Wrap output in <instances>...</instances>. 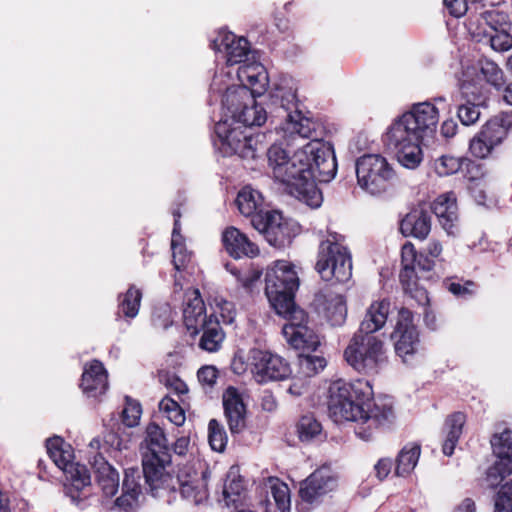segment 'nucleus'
<instances>
[{"label":"nucleus","mask_w":512,"mask_h":512,"mask_svg":"<svg viewBox=\"0 0 512 512\" xmlns=\"http://www.w3.org/2000/svg\"><path fill=\"white\" fill-rule=\"evenodd\" d=\"M265 292L277 314H287L296 307L295 292L299 287V277L295 266L286 260H277L266 273Z\"/></svg>","instance_id":"obj_8"},{"label":"nucleus","mask_w":512,"mask_h":512,"mask_svg":"<svg viewBox=\"0 0 512 512\" xmlns=\"http://www.w3.org/2000/svg\"><path fill=\"white\" fill-rule=\"evenodd\" d=\"M391 339L394 341L396 354L404 363L412 364L419 353L420 342L410 310L406 308L399 310Z\"/></svg>","instance_id":"obj_14"},{"label":"nucleus","mask_w":512,"mask_h":512,"mask_svg":"<svg viewBox=\"0 0 512 512\" xmlns=\"http://www.w3.org/2000/svg\"><path fill=\"white\" fill-rule=\"evenodd\" d=\"M425 136L405 113L397 117L388 127L385 141L400 165L407 169H415L422 162L420 147Z\"/></svg>","instance_id":"obj_6"},{"label":"nucleus","mask_w":512,"mask_h":512,"mask_svg":"<svg viewBox=\"0 0 512 512\" xmlns=\"http://www.w3.org/2000/svg\"><path fill=\"white\" fill-rule=\"evenodd\" d=\"M466 422V416L461 412H456L445 421L446 438L444 440L442 451L446 456H451L462 435L463 427Z\"/></svg>","instance_id":"obj_39"},{"label":"nucleus","mask_w":512,"mask_h":512,"mask_svg":"<svg viewBox=\"0 0 512 512\" xmlns=\"http://www.w3.org/2000/svg\"><path fill=\"white\" fill-rule=\"evenodd\" d=\"M224 415L232 434L246 427V406L242 394L235 387H228L222 396Z\"/></svg>","instance_id":"obj_22"},{"label":"nucleus","mask_w":512,"mask_h":512,"mask_svg":"<svg viewBox=\"0 0 512 512\" xmlns=\"http://www.w3.org/2000/svg\"><path fill=\"white\" fill-rule=\"evenodd\" d=\"M252 374L257 383L281 381L291 374L289 364L280 356L268 351L252 349L249 353Z\"/></svg>","instance_id":"obj_17"},{"label":"nucleus","mask_w":512,"mask_h":512,"mask_svg":"<svg viewBox=\"0 0 512 512\" xmlns=\"http://www.w3.org/2000/svg\"><path fill=\"white\" fill-rule=\"evenodd\" d=\"M210 45L216 53L222 54L227 71L232 72L234 66H240L253 59L254 56L248 40L244 37H237L230 31L219 30L211 39Z\"/></svg>","instance_id":"obj_16"},{"label":"nucleus","mask_w":512,"mask_h":512,"mask_svg":"<svg viewBox=\"0 0 512 512\" xmlns=\"http://www.w3.org/2000/svg\"><path fill=\"white\" fill-rule=\"evenodd\" d=\"M471 195L479 205H488V196L486 192V183L484 180H473L469 186Z\"/></svg>","instance_id":"obj_57"},{"label":"nucleus","mask_w":512,"mask_h":512,"mask_svg":"<svg viewBox=\"0 0 512 512\" xmlns=\"http://www.w3.org/2000/svg\"><path fill=\"white\" fill-rule=\"evenodd\" d=\"M239 85L246 86L255 95L262 96L267 89L269 78L265 67L253 59L235 69Z\"/></svg>","instance_id":"obj_24"},{"label":"nucleus","mask_w":512,"mask_h":512,"mask_svg":"<svg viewBox=\"0 0 512 512\" xmlns=\"http://www.w3.org/2000/svg\"><path fill=\"white\" fill-rule=\"evenodd\" d=\"M142 414V408L138 401L126 397L125 406L122 410V422L127 427H135L139 424Z\"/></svg>","instance_id":"obj_51"},{"label":"nucleus","mask_w":512,"mask_h":512,"mask_svg":"<svg viewBox=\"0 0 512 512\" xmlns=\"http://www.w3.org/2000/svg\"><path fill=\"white\" fill-rule=\"evenodd\" d=\"M173 216L175 220L171 238L172 262L176 272H180L185 270L187 264L190 262L191 255L187 251L183 237L180 234V213L178 211H174Z\"/></svg>","instance_id":"obj_37"},{"label":"nucleus","mask_w":512,"mask_h":512,"mask_svg":"<svg viewBox=\"0 0 512 512\" xmlns=\"http://www.w3.org/2000/svg\"><path fill=\"white\" fill-rule=\"evenodd\" d=\"M231 273L235 275L237 281L246 290H251L254 284L260 279L261 272L256 270H249L245 273H241L237 270H231Z\"/></svg>","instance_id":"obj_55"},{"label":"nucleus","mask_w":512,"mask_h":512,"mask_svg":"<svg viewBox=\"0 0 512 512\" xmlns=\"http://www.w3.org/2000/svg\"><path fill=\"white\" fill-rule=\"evenodd\" d=\"M511 124V119L504 115L495 116L487 121L469 142L471 155L479 159L488 157L505 139Z\"/></svg>","instance_id":"obj_15"},{"label":"nucleus","mask_w":512,"mask_h":512,"mask_svg":"<svg viewBox=\"0 0 512 512\" xmlns=\"http://www.w3.org/2000/svg\"><path fill=\"white\" fill-rule=\"evenodd\" d=\"M357 183L367 193L379 195L385 192L394 177V170L380 154H365L356 160Z\"/></svg>","instance_id":"obj_11"},{"label":"nucleus","mask_w":512,"mask_h":512,"mask_svg":"<svg viewBox=\"0 0 512 512\" xmlns=\"http://www.w3.org/2000/svg\"><path fill=\"white\" fill-rule=\"evenodd\" d=\"M479 105L466 102L458 107L457 116L461 123L465 126L475 124L480 118Z\"/></svg>","instance_id":"obj_53"},{"label":"nucleus","mask_w":512,"mask_h":512,"mask_svg":"<svg viewBox=\"0 0 512 512\" xmlns=\"http://www.w3.org/2000/svg\"><path fill=\"white\" fill-rule=\"evenodd\" d=\"M337 486V473L330 466L323 465L301 483L299 494L303 501L314 503L336 490Z\"/></svg>","instance_id":"obj_20"},{"label":"nucleus","mask_w":512,"mask_h":512,"mask_svg":"<svg viewBox=\"0 0 512 512\" xmlns=\"http://www.w3.org/2000/svg\"><path fill=\"white\" fill-rule=\"evenodd\" d=\"M474 283L471 281H466L465 283L460 282H448L447 283V289L449 292H451L454 296L458 298H468L473 295L474 290Z\"/></svg>","instance_id":"obj_56"},{"label":"nucleus","mask_w":512,"mask_h":512,"mask_svg":"<svg viewBox=\"0 0 512 512\" xmlns=\"http://www.w3.org/2000/svg\"><path fill=\"white\" fill-rule=\"evenodd\" d=\"M344 358L359 373L377 374L386 363L384 342L378 335L356 331L344 351Z\"/></svg>","instance_id":"obj_10"},{"label":"nucleus","mask_w":512,"mask_h":512,"mask_svg":"<svg viewBox=\"0 0 512 512\" xmlns=\"http://www.w3.org/2000/svg\"><path fill=\"white\" fill-rule=\"evenodd\" d=\"M240 213L246 217H254L257 213L263 212V197L258 190L251 186L243 187L235 200Z\"/></svg>","instance_id":"obj_38"},{"label":"nucleus","mask_w":512,"mask_h":512,"mask_svg":"<svg viewBox=\"0 0 512 512\" xmlns=\"http://www.w3.org/2000/svg\"><path fill=\"white\" fill-rule=\"evenodd\" d=\"M296 86L291 78H283L275 84L270 93L272 105L277 107L278 115L284 119L281 130L290 137L310 138L314 131V123L304 117L299 110Z\"/></svg>","instance_id":"obj_5"},{"label":"nucleus","mask_w":512,"mask_h":512,"mask_svg":"<svg viewBox=\"0 0 512 512\" xmlns=\"http://www.w3.org/2000/svg\"><path fill=\"white\" fill-rule=\"evenodd\" d=\"M251 223L272 246H283L291 239L289 224L278 211H263L262 213H257L251 219Z\"/></svg>","instance_id":"obj_19"},{"label":"nucleus","mask_w":512,"mask_h":512,"mask_svg":"<svg viewBox=\"0 0 512 512\" xmlns=\"http://www.w3.org/2000/svg\"><path fill=\"white\" fill-rule=\"evenodd\" d=\"M494 464L487 470L488 485H498L506 476L512 474V429H505L491 439Z\"/></svg>","instance_id":"obj_18"},{"label":"nucleus","mask_w":512,"mask_h":512,"mask_svg":"<svg viewBox=\"0 0 512 512\" xmlns=\"http://www.w3.org/2000/svg\"><path fill=\"white\" fill-rule=\"evenodd\" d=\"M267 157L273 177L286 186L289 194L312 209L322 205V192L315 181L328 183L336 176L337 162L331 146L315 139L288 156L281 146L272 145Z\"/></svg>","instance_id":"obj_1"},{"label":"nucleus","mask_w":512,"mask_h":512,"mask_svg":"<svg viewBox=\"0 0 512 512\" xmlns=\"http://www.w3.org/2000/svg\"><path fill=\"white\" fill-rule=\"evenodd\" d=\"M326 360L320 355L301 354L299 356L300 372L306 377H312L322 371Z\"/></svg>","instance_id":"obj_46"},{"label":"nucleus","mask_w":512,"mask_h":512,"mask_svg":"<svg viewBox=\"0 0 512 512\" xmlns=\"http://www.w3.org/2000/svg\"><path fill=\"white\" fill-rule=\"evenodd\" d=\"M313 306L316 313L333 327L342 326L347 317V305L343 295L331 290L315 294Z\"/></svg>","instance_id":"obj_21"},{"label":"nucleus","mask_w":512,"mask_h":512,"mask_svg":"<svg viewBox=\"0 0 512 512\" xmlns=\"http://www.w3.org/2000/svg\"><path fill=\"white\" fill-rule=\"evenodd\" d=\"M159 409L163 412L168 420L176 426H181L185 422L184 410L177 401L170 397H164L159 403Z\"/></svg>","instance_id":"obj_48"},{"label":"nucleus","mask_w":512,"mask_h":512,"mask_svg":"<svg viewBox=\"0 0 512 512\" xmlns=\"http://www.w3.org/2000/svg\"><path fill=\"white\" fill-rule=\"evenodd\" d=\"M202 336L199 341V347L207 352H216L220 349L225 334L215 319H210L204 326L199 327V333Z\"/></svg>","instance_id":"obj_41"},{"label":"nucleus","mask_w":512,"mask_h":512,"mask_svg":"<svg viewBox=\"0 0 512 512\" xmlns=\"http://www.w3.org/2000/svg\"><path fill=\"white\" fill-rule=\"evenodd\" d=\"M461 166V159L451 155H442L434 161V170L441 177L457 173Z\"/></svg>","instance_id":"obj_50"},{"label":"nucleus","mask_w":512,"mask_h":512,"mask_svg":"<svg viewBox=\"0 0 512 512\" xmlns=\"http://www.w3.org/2000/svg\"><path fill=\"white\" fill-rule=\"evenodd\" d=\"M197 376L202 385L212 387L218 378V370L214 366H204L199 369Z\"/></svg>","instance_id":"obj_58"},{"label":"nucleus","mask_w":512,"mask_h":512,"mask_svg":"<svg viewBox=\"0 0 512 512\" xmlns=\"http://www.w3.org/2000/svg\"><path fill=\"white\" fill-rule=\"evenodd\" d=\"M432 211L439 220L442 228L449 235L455 234L458 220L456 198L453 193L438 196L432 206Z\"/></svg>","instance_id":"obj_31"},{"label":"nucleus","mask_w":512,"mask_h":512,"mask_svg":"<svg viewBox=\"0 0 512 512\" xmlns=\"http://www.w3.org/2000/svg\"><path fill=\"white\" fill-rule=\"evenodd\" d=\"M457 129V122L453 119H447L442 123L440 133L445 138H452L456 135Z\"/></svg>","instance_id":"obj_61"},{"label":"nucleus","mask_w":512,"mask_h":512,"mask_svg":"<svg viewBox=\"0 0 512 512\" xmlns=\"http://www.w3.org/2000/svg\"><path fill=\"white\" fill-rule=\"evenodd\" d=\"M208 441L214 451L223 452L226 448L228 441L226 431L216 419L209 421Z\"/></svg>","instance_id":"obj_45"},{"label":"nucleus","mask_w":512,"mask_h":512,"mask_svg":"<svg viewBox=\"0 0 512 512\" xmlns=\"http://www.w3.org/2000/svg\"><path fill=\"white\" fill-rule=\"evenodd\" d=\"M80 386L90 398L101 396L107 391L108 374L100 361L93 360L85 365Z\"/></svg>","instance_id":"obj_27"},{"label":"nucleus","mask_w":512,"mask_h":512,"mask_svg":"<svg viewBox=\"0 0 512 512\" xmlns=\"http://www.w3.org/2000/svg\"><path fill=\"white\" fill-rule=\"evenodd\" d=\"M173 482L169 487L159 489V492L153 493L146 486L145 489L153 496L157 498L164 497L170 493L175 494L179 492L182 499L199 505L207 500L208 491L206 487V481L203 475H199L192 467H183L179 469L176 476H173Z\"/></svg>","instance_id":"obj_12"},{"label":"nucleus","mask_w":512,"mask_h":512,"mask_svg":"<svg viewBox=\"0 0 512 512\" xmlns=\"http://www.w3.org/2000/svg\"><path fill=\"white\" fill-rule=\"evenodd\" d=\"M495 512H512V481L504 483L498 490Z\"/></svg>","instance_id":"obj_52"},{"label":"nucleus","mask_w":512,"mask_h":512,"mask_svg":"<svg viewBox=\"0 0 512 512\" xmlns=\"http://www.w3.org/2000/svg\"><path fill=\"white\" fill-rule=\"evenodd\" d=\"M297 431L301 441H310L320 435L322 426L312 415H305L299 420Z\"/></svg>","instance_id":"obj_47"},{"label":"nucleus","mask_w":512,"mask_h":512,"mask_svg":"<svg viewBox=\"0 0 512 512\" xmlns=\"http://www.w3.org/2000/svg\"><path fill=\"white\" fill-rule=\"evenodd\" d=\"M185 297L184 324L191 335H196L199 333V327L208 323L213 316H207L205 304L198 289L187 291Z\"/></svg>","instance_id":"obj_25"},{"label":"nucleus","mask_w":512,"mask_h":512,"mask_svg":"<svg viewBox=\"0 0 512 512\" xmlns=\"http://www.w3.org/2000/svg\"><path fill=\"white\" fill-rule=\"evenodd\" d=\"M476 30L473 31L475 37H482L486 34H492L502 30H511V22L505 12L497 9H490L481 12L476 19Z\"/></svg>","instance_id":"obj_33"},{"label":"nucleus","mask_w":512,"mask_h":512,"mask_svg":"<svg viewBox=\"0 0 512 512\" xmlns=\"http://www.w3.org/2000/svg\"><path fill=\"white\" fill-rule=\"evenodd\" d=\"M480 72L485 80L496 88L504 84V75L501 68L493 61L484 59L479 62Z\"/></svg>","instance_id":"obj_49"},{"label":"nucleus","mask_w":512,"mask_h":512,"mask_svg":"<svg viewBox=\"0 0 512 512\" xmlns=\"http://www.w3.org/2000/svg\"><path fill=\"white\" fill-rule=\"evenodd\" d=\"M152 322L158 329L166 330L169 328L173 323L170 307L163 305L156 308L153 312Z\"/></svg>","instance_id":"obj_54"},{"label":"nucleus","mask_w":512,"mask_h":512,"mask_svg":"<svg viewBox=\"0 0 512 512\" xmlns=\"http://www.w3.org/2000/svg\"><path fill=\"white\" fill-rule=\"evenodd\" d=\"M143 470L138 468H128L125 470V476L122 485V495L115 501V506L125 512L134 509L138 504L139 495L142 492L140 480Z\"/></svg>","instance_id":"obj_29"},{"label":"nucleus","mask_w":512,"mask_h":512,"mask_svg":"<svg viewBox=\"0 0 512 512\" xmlns=\"http://www.w3.org/2000/svg\"><path fill=\"white\" fill-rule=\"evenodd\" d=\"M256 97H252V103L244 106L233 122V127H240L245 134H249L247 128L262 126L267 121V112L257 103Z\"/></svg>","instance_id":"obj_35"},{"label":"nucleus","mask_w":512,"mask_h":512,"mask_svg":"<svg viewBox=\"0 0 512 512\" xmlns=\"http://www.w3.org/2000/svg\"><path fill=\"white\" fill-rule=\"evenodd\" d=\"M282 334L287 343L299 350L316 351L320 345L319 336L307 325L308 316L304 310L294 307L287 314Z\"/></svg>","instance_id":"obj_13"},{"label":"nucleus","mask_w":512,"mask_h":512,"mask_svg":"<svg viewBox=\"0 0 512 512\" xmlns=\"http://www.w3.org/2000/svg\"><path fill=\"white\" fill-rule=\"evenodd\" d=\"M453 512H476L475 502L471 498H465Z\"/></svg>","instance_id":"obj_64"},{"label":"nucleus","mask_w":512,"mask_h":512,"mask_svg":"<svg viewBox=\"0 0 512 512\" xmlns=\"http://www.w3.org/2000/svg\"><path fill=\"white\" fill-rule=\"evenodd\" d=\"M404 113L425 137L431 136L436 131L439 109L434 103L430 101L415 103Z\"/></svg>","instance_id":"obj_28"},{"label":"nucleus","mask_w":512,"mask_h":512,"mask_svg":"<svg viewBox=\"0 0 512 512\" xmlns=\"http://www.w3.org/2000/svg\"><path fill=\"white\" fill-rule=\"evenodd\" d=\"M391 312L392 303L389 298L373 300L365 309L357 331L376 335L386 326Z\"/></svg>","instance_id":"obj_23"},{"label":"nucleus","mask_w":512,"mask_h":512,"mask_svg":"<svg viewBox=\"0 0 512 512\" xmlns=\"http://www.w3.org/2000/svg\"><path fill=\"white\" fill-rule=\"evenodd\" d=\"M479 42H483L491 47L495 52L503 53L512 48V35L510 30H502L493 32L492 34H486L478 39Z\"/></svg>","instance_id":"obj_44"},{"label":"nucleus","mask_w":512,"mask_h":512,"mask_svg":"<svg viewBox=\"0 0 512 512\" xmlns=\"http://www.w3.org/2000/svg\"><path fill=\"white\" fill-rule=\"evenodd\" d=\"M315 269L324 281L345 283L352 276L351 254L338 233L329 234L321 241Z\"/></svg>","instance_id":"obj_9"},{"label":"nucleus","mask_w":512,"mask_h":512,"mask_svg":"<svg viewBox=\"0 0 512 512\" xmlns=\"http://www.w3.org/2000/svg\"><path fill=\"white\" fill-rule=\"evenodd\" d=\"M421 453L420 445L406 444L398 453L395 461V475L408 476L416 467Z\"/></svg>","instance_id":"obj_40"},{"label":"nucleus","mask_w":512,"mask_h":512,"mask_svg":"<svg viewBox=\"0 0 512 512\" xmlns=\"http://www.w3.org/2000/svg\"><path fill=\"white\" fill-rule=\"evenodd\" d=\"M47 453L65 476L66 494L76 502L79 494L91 485V475L84 464L74 461V451L61 437L54 436L46 441Z\"/></svg>","instance_id":"obj_7"},{"label":"nucleus","mask_w":512,"mask_h":512,"mask_svg":"<svg viewBox=\"0 0 512 512\" xmlns=\"http://www.w3.org/2000/svg\"><path fill=\"white\" fill-rule=\"evenodd\" d=\"M142 300V292L135 285H130L128 290L119 295V311L127 318H135L138 315Z\"/></svg>","instance_id":"obj_42"},{"label":"nucleus","mask_w":512,"mask_h":512,"mask_svg":"<svg viewBox=\"0 0 512 512\" xmlns=\"http://www.w3.org/2000/svg\"><path fill=\"white\" fill-rule=\"evenodd\" d=\"M434 266V261L424 254L416 253L415 267L423 271H430Z\"/></svg>","instance_id":"obj_63"},{"label":"nucleus","mask_w":512,"mask_h":512,"mask_svg":"<svg viewBox=\"0 0 512 512\" xmlns=\"http://www.w3.org/2000/svg\"><path fill=\"white\" fill-rule=\"evenodd\" d=\"M328 411L335 422L357 423L356 435L368 441L380 429L389 427L395 419L394 403L388 396L373 398L368 380L346 382L342 379L329 386Z\"/></svg>","instance_id":"obj_2"},{"label":"nucleus","mask_w":512,"mask_h":512,"mask_svg":"<svg viewBox=\"0 0 512 512\" xmlns=\"http://www.w3.org/2000/svg\"><path fill=\"white\" fill-rule=\"evenodd\" d=\"M145 443L148 450L142 460L145 485L157 493L173 482V477L166 470L171 464L168 440L163 429L153 422L146 427Z\"/></svg>","instance_id":"obj_4"},{"label":"nucleus","mask_w":512,"mask_h":512,"mask_svg":"<svg viewBox=\"0 0 512 512\" xmlns=\"http://www.w3.org/2000/svg\"><path fill=\"white\" fill-rule=\"evenodd\" d=\"M222 242L226 252L235 259L254 258L259 254L258 246L234 226L223 231Z\"/></svg>","instance_id":"obj_26"},{"label":"nucleus","mask_w":512,"mask_h":512,"mask_svg":"<svg viewBox=\"0 0 512 512\" xmlns=\"http://www.w3.org/2000/svg\"><path fill=\"white\" fill-rule=\"evenodd\" d=\"M402 269L399 274L400 282L406 292L412 293L417 291V275H416V250L410 243L402 247Z\"/></svg>","instance_id":"obj_36"},{"label":"nucleus","mask_w":512,"mask_h":512,"mask_svg":"<svg viewBox=\"0 0 512 512\" xmlns=\"http://www.w3.org/2000/svg\"><path fill=\"white\" fill-rule=\"evenodd\" d=\"M261 407L263 410L272 412L277 407V401L273 394L269 391H264L261 397Z\"/></svg>","instance_id":"obj_62"},{"label":"nucleus","mask_w":512,"mask_h":512,"mask_svg":"<svg viewBox=\"0 0 512 512\" xmlns=\"http://www.w3.org/2000/svg\"><path fill=\"white\" fill-rule=\"evenodd\" d=\"M392 460L389 458H382L374 466L376 477L382 481L384 480L392 469Z\"/></svg>","instance_id":"obj_60"},{"label":"nucleus","mask_w":512,"mask_h":512,"mask_svg":"<svg viewBox=\"0 0 512 512\" xmlns=\"http://www.w3.org/2000/svg\"><path fill=\"white\" fill-rule=\"evenodd\" d=\"M400 231L405 237L420 240L427 238L431 231V217L422 207L412 209L400 222Z\"/></svg>","instance_id":"obj_30"},{"label":"nucleus","mask_w":512,"mask_h":512,"mask_svg":"<svg viewBox=\"0 0 512 512\" xmlns=\"http://www.w3.org/2000/svg\"><path fill=\"white\" fill-rule=\"evenodd\" d=\"M266 488V512H272L273 503L280 512H289L291 500L288 485L278 478H269Z\"/></svg>","instance_id":"obj_34"},{"label":"nucleus","mask_w":512,"mask_h":512,"mask_svg":"<svg viewBox=\"0 0 512 512\" xmlns=\"http://www.w3.org/2000/svg\"><path fill=\"white\" fill-rule=\"evenodd\" d=\"M445 7L454 17L463 16L468 10L469 0H443Z\"/></svg>","instance_id":"obj_59"},{"label":"nucleus","mask_w":512,"mask_h":512,"mask_svg":"<svg viewBox=\"0 0 512 512\" xmlns=\"http://www.w3.org/2000/svg\"><path fill=\"white\" fill-rule=\"evenodd\" d=\"M244 491V481L238 474V470L231 468L226 476L223 495L227 505H235Z\"/></svg>","instance_id":"obj_43"},{"label":"nucleus","mask_w":512,"mask_h":512,"mask_svg":"<svg viewBox=\"0 0 512 512\" xmlns=\"http://www.w3.org/2000/svg\"><path fill=\"white\" fill-rule=\"evenodd\" d=\"M96 481L106 497H112L119 488V473L103 456L97 454L92 461Z\"/></svg>","instance_id":"obj_32"},{"label":"nucleus","mask_w":512,"mask_h":512,"mask_svg":"<svg viewBox=\"0 0 512 512\" xmlns=\"http://www.w3.org/2000/svg\"><path fill=\"white\" fill-rule=\"evenodd\" d=\"M231 71L221 68L212 79L211 96H221L222 118L215 124V146L224 156L238 155L242 159H255L265 147L259 140V135L245 134L240 127H233L237 114L244 106L252 103L256 96L246 86L230 85Z\"/></svg>","instance_id":"obj_3"}]
</instances>
